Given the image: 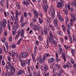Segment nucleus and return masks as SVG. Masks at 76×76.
I'll return each mask as SVG.
<instances>
[{
    "instance_id": "f257e3e1",
    "label": "nucleus",
    "mask_w": 76,
    "mask_h": 76,
    "mask_svg": "<svg viewBox=\"0 0 76 76\" xmlns=\"http://www.w3.org/2000/svg\"><path fill=\"white\" fill-rule=\"evenodd\" d=\"M51 10L52 18H51V17H50L49 18L48 17L47 18L46 20L48 23H51V21L50 20V19L52 20H53L55 16V13L56 12V11H55L54 7L53 6H51Z\"/></svg>"
},
{
    "instance_id": "f03ea898",
    "label": "nucleus",
    "mask_w": 76,
    "mask_h": 76,
    "mask_svg": "<svg viewBox=\"0 0 76 76\" xmlns=\"http://www.w3.org/2000/svg\"><path fill=\"white\" fill-rule=\"evenodd\" d=\"M24 32V30H22L21 31L19 32V34H20V36L21 37V38H20L19 40H18V41H19L20 42H21V41L22 40V39L23 38V37H24V35H23Z\"/></svg>"
},
{
    "instance_id": "7ed1b4c3",
    "label": "nucleus",
    "mask_w": 76,
    "mask_h": 76,
    "mask_svg": "<svg viewBox=\"0 0 76 76\" xmlns=\"http://www.w3.org/2000/svg\"><path fill=\"white\" fill-rule=\"evenodd\" d=\"M2 27H3L4 28H6V24L3 22L1 26H0V33H1L2 32V30L3 29V28Z\"/></svg>"
},
{
    "instance_id": "20e7f679",
    "label": "nucleus",
    "mask_w": 76,
    "mask_h": 76,
    "mask_svg": "<svg viewBox=\"0 0 76 76\" xmlns=\"http://www.w3.org/2000/svg\"><path fill=\"white\" fill-rule=\"evenodd\" d=\"M11 66H12V64H11L10 62L8 61H7V64L6 65L5 68L9 70V69H10L9 68L11 67Z\"/></svg>"
},
{
    "instance_id": "39448f33",
    "label": "nucleus",
    "mask_w": 76,
    "mask_h": 76,
    "mask_svg": "<svg viewBox=\"0 0 76 76\" xmlns=\"http://www.w3.org/2000/svg\"><path fill=\"white\" fill-rule=\"evenodd\" d=\"M36 61H39V62L40 64H42V57H41V56H40L37 58Z\"/></svg>"
},
{
    "instance_id": "423d86ee",
    "label": "nucleus",
    "mask_w": 76,
    "mask_h": 76,
    "mask_svg": "<svg viewBox=\"0 0 76 76\" xmlns=\"http://www.w3.org/2000/svg\"><path fill=\"white\" fill-rule=\"evenodd\" d=\"M28 56V53H23L21 54V56L23 58L27 57Z\"/></svg>"
},
{
    "instance_id": "0eeeda50",
    "label": "nucleus",
    "mask_w": 76,
    "mask_h": 76,
    "mask_svg": "<svg viewBox=\"0 0 76 76\" xmlns=\"http://www.w3.org/2000/svg\"><path fill=\"white\" fill-rule=\"evenodd\" d=\"M15 26H13L12 29L14 31H16L19 28V24H14Z\"/></svg>"
},
{
    "instance_id": "6e6552de",
    "label": "nucleus",
    "mask_w": 76,
    "mask_h": 76,
    "mask_svg": "<svg viewBox=\"0 0 76 76\" xmlns=\"http://www.w3.org/2000/svg\"><path fill=\"white\" fill-rule=\"evenodd\" d=\"M48 9V5L47 4H45L44 5L43 7V10L44 12L45 13H47V9Z\"/></svg>"
},
{
    "instance_id": "1a4fd4ad",
    "label": "nucleus",
    "mask_w": 76,
    "mask_h": 76,
    "mask_svg": "<svg viewBox=\"0 0 76 76\" xmlns=\"http://www.w3.org/2000/svg\"><path fill=\"white\" fill-rule=\"evenodd\" d=\"M33 14L34 15V18H38V16H39V13L37 11H34L33 12Z\"/></svg>"
},
{
    "instance_id": "9d476101",
    "label": "nucleus",
    "mask_w": 76,
    "mask_h": 76,
    "mask_svg": "<svg viewBox=\"0 0 76 76\" xmlns=\"http://www.w3.org/2000/svg\"><path fill=\"white\" fill-rule=\"evenodd\" d=\"M53 22L55 24V26H58V20L57 18H55L53 20Z\"/></svg>"
},
{
    "instance_id": "9b49d317",
    "label": "nucleus",
    "mask_w": 76,
    "mask_h": 76,
    "mask_svg": "<svg viewBox=\"0 0 76 76\" xmlns=\"http://www.w3.org/2000/svg\"><path fill=\"white\" fill-rule=\"evenodd\" d=\"M71 18L73 19L74 22L76 21V18H75V13H72L71 14Z\"/></svg>"
},
{
    "instance_id": "f8f14e48",
    "label": "nucleus",
    "mask_w": 76,
    "mask_h": 76,
    "mask_svg": "<svg viewBox=\"0 0 76 76\" xmlns=\"http://www.w3.org/2000/svg\"><path fill=\"white\" fill-rule=\"evenodd\" d=\"M48 61L49 63H53V62H54V58H49L48 59Z\"/></svg>"
},
{
    "instance_id": "ddd939ff",
    "label": "nucleus",
    "mask_w": 76,
    "mask_h": 76,
    "mask_svg": "<svg viewBox=\"0 0 76 76\" xmlns=\"http://www.w3.org/2000/svg\"><path fill=\"white\" fill-rule=\"evenodd\" d=\"M48 69H49V67H48L47 65L46 64L43 68V70L44 71V72H47L48 70Z\"/></svg>"
},
{
    "instance_id": "4468645a",
    "label": "nucleus",
    "mask_w": 76,
    "mask_h": 76,
    "mask_svg": "<svg viewBox=\"0 0 76 76\" xmlns=\"http://www.w3.org/2000/svg\"><path fill=\"white\" fill-rule=\"evenodd\" d=\"M15 21L14 22V24H18V21L19 20H18V16H16V15L15 16Z\"/></svg>"
},
{
    "instance_id": "2eb2a0df",
    "label": "nucleus",
    "mask_w": 76,
    "mask_h": 76,
    "mask_svg": "<svg viewBox=\"0 0 76 76\" xmlns=\"http://www.w3.org/2000/svg\"><path fill=\"white\" fill-rule=\"evenodd\" d=\"M21 64L22 67H24L25 66H26V62H25V60H23V62H21Z\"/></svg>"
},
{
    "instance_id": "dca6fc26",
    "label": "nucleus",
    "mask_w": 76,
    "mask_h": 76,
    "mask_svg": "<svg viewBox=\"0 0 76 76\" xmlns=\"http://www.w3.org/2000/svg\"><path fill=\"white\" fill-rule=\"evenodd\" d=\"M0 4L2 7H3L4 5L5 4V1L3 0H1L0 1Z\"/></svg>"
},
{
    "instance_id": "f3484780",
    "label": "nucleus",
    "mask_w": 76,
    "mask_h": 76,
    "mask_svg": "<svg viewBox=\"0 0 76 76\" xmlns=\"http://www.w3.org/2000/svg\"><path fill=\"white\" fill-rule=\"evenodd\" d=\"M71 4L72 6H74L76 7V0H73L71 2Z\"/></svg>"
},
{
    "instance_id": "a211bd4d",
    "label": "nucleus",
    "mask_w": 76,
    "mask_h": 76,
    "mask_svg": "<svg viewBox=\"0 0 76 76\" xmlns=\"http://www.w3.org/2000/svg\"><path fill=\"white\" fill-rule=\"evenodd\" d=\"M22 13L21 12H20L18 13V10H15V15L17 16H18L19 15H20Z\"/></svg>"
},
{
    "instance_id": "6ab92c4d",
    "label": "nucleus",
    "mask_w": 76,
    "mask_h": 76,
    "mask_svg": "<svg viewBox=\"0 0 76 76\" xmlns=\"http://www.w3.org/2000/svg\"><path fill=\"white\" fill-rule=\"evenodd\" d=\"M56 62H58L59 61H60L61 60V59H58V55L57 53H56Z\"/></svg>"
},
{
    "instance_id": "aec40b11",
    "label": "nucleus",
    "mask_w": 76,
    "mask_h": 76,
    "mask_svg": "<svg viewBox=\"0 0 76 76\" xmlns=\"http://www.w3.org/2000/svg\"><path fill=\"white\" fill-rule=\"evenodd\" d=\"M10 73L11 74V76H14L15 75V74H16V72H15V70L11 71Z\"/></svg>"
},
{
    "instance_id": "412c9836",
    "label": "nucleus",
    "mask_w": 76,
    "mask_h": 76,
    "mask_svg": "<svg viewBox=\"0 0 76 76\" xmlns=\"http://www.w3.org/2000/svg\"><path fill=\"white\" fill-rule=\"evenodd\" d=\"M57 6L58 8L59 9H60L61 7H62V4H61L60 2H59L58 3V4L57 5Z\"/></svg>"
},
{
    "instance_id": "4be33fe9",
    "label": "nucleus",
    "mask_w": 76,
    "mask_h": 76,
    "mask_svg": "<svg viewBox=\"0 0 76 76\" xmlns=\"http://www.w3.org/2000/svg\"><path fill=\"white\" fill-rule=\"evenodd\" d=\"M31 61H31V59L29 58L28 60L27 61H26V63L28 64V65H30V62Z\"/></svg>"
},
{
    "instance_id": "5701e85b",
    "label": "nucleus",
    "mask_w": 76,
    "mask_h": 76,
    "mask_svg": "<svg viewBox=\"0 0 76 76\" xmlns=\"http://www.w3.org/2000/svg\"><path fill=\"white\" fill-rule=\"evenodd\" d=\"M15 17L14 16L12 15L11 16V19L10 20V21H14V20H15Z\"/></svg>"
},
{
    "instance_id": "b1692460",
    "label": "nucleus",
    "mask_w": 76,
    "mask_h": 76,
    "mask_svg": "<svg viewBox=\"0 0 76 76\" xmlns=\"http://www.w3.org/2000/svg\"><path fill=\"white\" fill-rule=\"evenodd\" d=\"M43 76H49V72H44L43 74Z\"/></svg>"
},
{
    "instance_id": "393cba45",
    "label": "nucleus",
    "mask_w": 76,
    "mask_h": 76,
    "mask_svg": "<svg viewBox=\"0 0 76 76\" xmlns=\"http://www.w3.org/2000/svg\"><path fill=\"white\" fill-rule=\"evenodd\" d=\"M61 57H62V58H63V59H64V61H66V56H65V55H64V54H62L61 56Z\"/></svg>"
},
{
    "instance_id": "a878e982",
    "label": "nucleus",
    "mask_w": 76,
    "mask_h": 76,
    "mask_svg": "<svg viewBox=\"0 0 76 76\" xmlns=\"http://www.w3.org/2000/svg\"><path fill=\"white\" fill-rule=\"evenodd\" d=\"M65 6L66 7H67L69 10H70V5L69 4H66L65 5Z\"/></svg>"
},
{
    "instance_id": "bb28decb",
    "label": "nucleus",
    "mask_w": 76,
    "mask_h": 76,
    "mask_svg": "<svg viewBox=\"0 0 76 76\" xmlns=\"http://www.w3.org/2000/svg\"><path fill=\"white\" fill-rule=\"evenodd\" d=\"M49 35L50 36V37L51 38H53V33L51 32V31H50V33H49Z\"/></svg>"
},
{
    "instance_id": "cd10ccee",
    "label": "nucleus",
    "mask_w": 76,
    "mask_h": 76,
    "mask_svg": "<svg viewBox=\"0 0 76 76\" xmlns=\"http://www.w3.org/2000/svg\"><path fill=\"white\" fill-rule=\"evenodd\" d=\"M16 4V7H18V9H20V6L19 4L18 3H17Z\"/></svg>"
},
{
    "instance_id": "c85d7f7f",
    "label": "nucleus",
    "mask_w": 76,
    "mask_h": 76,
    "mask_svg": "<svg viewBox=\"0 0 76 76\" xmlns=\"http://www.w3.org/2000/svg\"><path fill=\"white\" fill-rule=\"evenodd\" d=\"M71 51L72 55V56L74 57V56H75V52H74L75 50L72 49H71Z\"/></svg>"
},
{
    "instance_id": "c756f323",
    "label": "nucleus",
    "mask_w": 76,
    "mask_h": 76,
    "mask_svg": "<svg viewBox=\"0 0 76 76\" xmlns=\"http://www.w3.org/2000/svg\"><path fill=\"white\" fill-rule=\"evenodd\" d=\"M67 65V68H69V67H70L72 66V64L70 63L67 62V64H66Z\"/></svg>"
},
{
    "instance_id": "7c9ffc66",
    "label": "nucleus",
    "mask_w": 76,
    "mask_h": 76,
    "mask_svg": "<svg viewBox=\"0 0 76 76\" xmlns=\"http://www.w3.org/2000/svg\"><path fill=\"white\" fill-rule=\"evenodd\" d=\"M45 58H46V56H43V57H42V63H43L45 62Z\"/></svg>"
},
{
    "instance_id": "2f4dec72",
    "label": "nucleus",
    "mask_w": 76,
    "mask_h": 76,
    "mask_svg": "<svg viewBox=\"0 0 76 76\" xmlns=\"http://www.w3.org/2000/svg\"><path fill=\"white\" fill-rule=\"evenodd\" d=\"M27 69L28 72V73H31V69H30V67L29 66H28L27 68Z\"/></svg>"
},
{
    "instance_id": "473e14b6",
    "label": "nucleus",
    "mask_w": 76,
    "mask_h": 76,
    "mask_svg": "<svg viewBox=\"0 0 76 76\" xmlns=\"http://www.w3.org/2000/svg\"><path fill=\"white\" fill-rule=\"evenodd\" d=\"M10 69L11 71H13V70H14L15 71V68L13 66H11L10 67Z\"/></svg>"
},
{
    "instance_id": "72a5a7b5",
    "label": "nucleus",
    "mask_w": 76,
    "mask_h": 76,
    "mask_svg": "<svg viewBox=\"0 0 76 76\" xmlns=\"http://www.w3.org/2000/svg\"><path fill=\"white\" fill-rule=\"evenodd\" d=\"M60 50L58 51L59 53L60 54H62V53H63V49L60 48L59 49Z\"/></svg>"
},
{
    "instance_id": "f704fd0d",
    "label": "nucleus",
    "mask_w": 76,
    "mask_h": 76,
    "mask_svg": "<svg viewBox=\"0 0 76 76\" xmlns=\"http://www.w3.org/2000/svg\"><path fill=\"white\" fill-rule=\"evenodd\" d=\"M2 49L3 50H4L5 53H7V50H6V48H5V46H4V45L2 46Z\"/></svg>"
},
{
    "instance_id": "c9c22d12",
    "label": "nucleus",
    "mask_w": 76,
    "mask_h": 76,
    "mask_svg": "<svg viewBox=\"0 0 76 76\" xmlns=\"http://www.w3.org/2000/svg\"><path fill=\"white\" fill-rule=\"evenodd\" d=\"M42 18H39V22L40 23H42L43 22V20H42Z\"/></svg>"
},
{
    "instance_id": "e433bc0d",
    "label": "nucleus",
    "mask_w": 76,
    "mask_h": 76,
    "mask_svg": "<svg viewBox=\"0 0 76 76\" xmlns=\"http://www.w3.org/2000/svg\"><path fill=\"white\" fill-rule=\"evenodd\" d=\"M57 34L58 35H61V34H62V32L61 31H57Z\"/></svg>"
},
{
    "instance_id": "4c0bfd02",
    "label": "nucleus",
    "mask_w": 76,
    "mask_h": 76,
    "mask_svg": "<svg viewBox=\"0 0 76 76\" xmlns=\"http://www.w3.org/2000/svg\"><path fill=\"white\" fill-rule=\"evenodd\" d=\"M30 69L32 70H35V67H34V66L33 65H31L30 66Z\"/></svg>"
},
{
    "instance_id": "58836bf2",
    "label": "nucleus",
    "mask_w": 76,
    "mask_h": 76,
    "mask_svg": "<svg viewBox=\"0 0 76 76\" xmlns=\"http://www.w3.org/2000/svg\"><path fill=\"white\" fill-rule=\"evenodd\" d=\"M27 51L28 53H29V54H30V53H31V49H28L27 50Z\"/></svg>"
},
{
    "instance_id": "ea45409f",
    "label": "nucleus",
    "mask_w": 76,
    "mask_h": 76,
    "mask_svg": "<svg viewBox=\"0 0 76 76\" xmlns=\"http://www.w3.org/2000/svg\"><path fill=\"white\" fill-rule=\"evenodd\" d=\"M64 47H65V49L66 50H68V49H69V48L70 47V46H66L65 45H64Z\"/></svg>"
},
{
    "instance_id": "a19ab883",
    "label": "nucleus",
    "mask_w": 76,
    "mask_h": 76,
    "mask_svg": "<svg viewBox=\"0 0 76 76\" xmlns=\"http://www.w3.org/2000/svg\"><path fill=\"white\" fill-rule=\"evenodd\" d=\"M59 21H60V22H63V18H61V17H60L59 18H58Z\"/></svg>"
},
{
    "instance_id": "79ce46f5",
    "label": "nucleus",
    "mask_w": 76,
    "mask_h": 76,
    "mask_svg": "<svg viewBox=\"0 0 76 76\" xmlns=\"http://www.w3.org/2000/svg\"><path fill=\"white\" fill-rule=\"evenodd\" d=\"M12 34L13 35H16V30L13 31V30H12Z\"/></svg>"
},
{
    "instance_id": "37998d69",
    "label": "nucleus",
    "mask_w": 76,
    "mask_h": 76,
    "mask_svg": "<svg viewBox=\"0 0 76 76\" xmlns=\"http://www.w3.org/2000/svg\"><path fill=\"white\" fill-rule=\"evenodd\" d=\"M19 34V32H18V34L17 35H16V36H15V39H18V38H19V34Z\"/></svg>"
},
{
    "instance_id": "c03bdc74",
    "label": "nucleus",
    "mask_w": 76,
    "mask_h": 76,
    "mask_svg": "<svg viewBox=\"0 0 76 76\" xmlns=\"http://www.w3.org/2000/svg\"><path fill=\"white\" fill-rule=\"evenodd\" d=\"M1 41L2 42H4V43L5 42H6V39H5V38L4 37L3 38V39L1 40Z\"/></svg>"
},
{
    "instance_id": "a18cd8bd",
    "label": "nucleus",
    "mask_w": 76,
    "mask_h": 76,
    "mask_svg": "<svg viewBox=\"0 0 76 76\" xmlns=\"http://www.w3.org/2000/svg\"><path fill=\"white\" fill-rule=\"evenodd\" d=\"M46 43L47 44V47L48 48H49V44H48L49 42H48V40H47V41Z\"/></svg>"
},
{
    "instance_id": "49530a36",
    "label": "nucleus",
    "mask_w": 76,
    "mask_h": 76,
    "mask_svg": "<svg viewBox=\"0 0 76 76\" xmlns=\"http://www.w3.org/2000/svg\"><path fill=\"white\" fill-rule=\"evenodd\" d=\"M63 72H64V71H63V69L60 70V71L59 72V74H60V75H61V73H63Z\"/></svg>"
},
{
    "instance_id": "de8ad7c7",
    "label": "nucleus",
    "mask_w": 76,
    "mask_h": 76,
    "mask_svg": "<svg viewBox=\"0 0 76 76\" xmlns=\"http://www.w3.org/2000/svg\"><path fill=\"white\" fill-rule=\"evenodd\" d=\"M45 56L46 57H50L51 56L50 55V54H49L48 53H46L45 54Z\"/></svg>"
},
{
    "instance_id": "09e8293b",
    "label": "nucleus",
    "mask_w": 76,
    "mask_h": 76,
    "mask_svg": "<svg viewBox=\"0 0 76 76\" xmlns=\"http://www.w3.org/2000/svg\"><path fill=\"white\" fill-rule=\"evenodd\" d=\"M7 31H4V37H5L6 36V37H7Z\"/></svg>"
},
{
    "instance_id": "8fccbe9b",
    "label": "nucleus",
    "mask_w": 76,
    "mask_h": 76,
    "mask_svg": "<svg viewBox=\"0 0 76 76\" xmlns=\"http://www.w3.org/2000/svg\"><path fill=\"white\" fill-rule=\"evenodd\" d=\"M7 58L8 59V61H9L10 62L11 61V58L10 57L8 56H7Z\"/></svg>"
},
{
    "instance_id": "3c124183",
    "label": "nucleus",
    "mask_w": 76,
    "mask_h": 76,
    "mask_svg": "<svg viewBox=\"0 0 76 76\" xmlns=\"http://www.w3.org/2000/svg\"><path fill=\"white\" fill-rule=\"evenodd\" d=\"M73 37V41L74 42H76V39H75V35L74 34H73L72 35Z\"/></svg>"
},
{
    "instance_id": "603ef678",
    "label": "nucleus",
    "mask_w": 76,
    "mask_h": 76,
    "mask_svg": "<svg viewBox=\"0 0 76 76\" xmlns=\"http://www.w3.org/2000/svg\"><path fill=\"white\" fill-rule=\"evenodd\" d=\"M15 55H16V53L15 52H14L12 53V57H14L15 56Z\"/></svg>"
},
{
    "instance_id": "864d4df0",
    "label": "nucleus",
    "mask_w": 76,
    "mask_h": 76,
    "mask_svg": "<svg viewBox=\"0 0 76 76\" xmlns=\"http://www.w3.org/2000/svg\"><path fill=\"white\" fill-rule=\"evenodd\" d=\"M18 76H20V75H22L21 72H20V70L18 71Z\"/></svg>"
},
{
    "instance_id": "5fc2aeb1",
    "label": "nucleus",
    "mask_w": 76,
    "mask_h": 76,
    "mask_svg": "<svg viewBox=\"0 0 76 76\" xmlns=\"http://www.w3.org/2000/svg\"><path fill=\"white\" fill-rule=\"evenodd\" d=\"M33 53L34 54L36 55L37 54V50H34L33 51Z\"/></svg>"
},
{
    "instance_id": "6e6d98bb",
    "label": "nucleus",
    "mask_w": 76,
    "mask_h": 76,
    "mask_svg": "<svg viewBox=\"0 0 76 76\" xmlns=\"http://www.w3.org/2000/svg\"><path fill=\"white\" fill-rule=\"evenodd\" d=\"M33 75L34 76H37V74L36 73V72H35V71L33 72Z\"/></svg>"
},
{
    "instance_id": "4d7b16f0",
    "label": "nucleus",
    "mask_w": 76,
    "mask_h": 76,
    "mask_svg": "<svg viewBox=\"0 0 76 76\" xmlns=\"http://www.w3.org/2000/svg\"><path fill=\"white\" fill-rule=\"evenodd\" d=\"M71 61L72 64H75V62L74 60L73 59H71Z\"/></svg>"
},
{
    "instance_id": "13d9d810",
    "label": "nucleus",
    "mask_w": 76,
    "mask_h": 76,
    "mask_svg": "<svg viewBox=\"0 0 76 76\" xmlns=\"http://www.w3.org/2000/svg\"><path fill=\"white\" fill-rule=\"evenodd\" d=\"M47 0H42V2L43 3L46 4L47 3Z\"/></svg>"
},
{
    "instance_id": "bf43d9fd",
    "label": "nucleus",
    "mask_w": 76,
    "mask_h": 76,
    "mask_svg": "<svg viewBox=\"0 0 76 76\" xmlns=\"http://www.w3.org/2000/svg\"><path fill=\"white\" fill-rule=\"evenodd\" d=\"M20 70V71L21 72V75H22V74H23H23H24V73H25V71L22 70Z\"/></svg>"
},
{
    "instance_id": "052dcab7",
    "label": "nucleus",
    "mask_w": 76,
    "mask_h": 76,
    "mask_svg": "<svg viewBox=\"0 0 76 76\" xmlns=\"http://www.w3.org/2000/svg\"><path fill=\"white\" fill-rule=\"evenodd\" d=\"M53 44H55L56 45H57V42L56 41L54 40L53 42Z\"/></svg>"
},
{
    "instance_id": "680f3d73",
    "label": "nucleus",
    "mask_w": 76,
    "mask_h": 76,
    "mask_svg": "<svg viewBox=\"0 0 76 76\" xmlns=\"http://www.w3.org/2000/svg\"><path fill=\"white\" fill-rule=\"evenodd\" d=\"M44 32L45 34V35H47V30H44Z\"/></svg>"
},
{
    "instance_id": "e2e57ef3",
    "label": "nucleus",
    "mask_w": 76,
    "mask_h": 76,
    "mask_svg": "<svg viewBox=\"0 0 76 76\" xmlns=\"http://www.w3.org/2000/svg\"><path fill=\"white\" fill-rule=\"evenodd\" d=\"M39 28H38V26H37L36 28H34V31H39Z\"/></svg>"
},
{
    "instance_id": "0e129e2a",
    "label": "nucleus",
    "mask_w": 76,
    "mask_h": 76,
    "mask_svg": "<svg viewBox=\"0 0 76 76\" xmlns=\"http://www.w3.org/2000/svg\"><path fill=\"white\" fill-rule=\"evenodd\" d=\"M49 43H51L52 42V39H51V38H49Z\"/></svg>"
},
{
    "instance_id": "69168bd1",
    "label": "nucleus",
    "mask_w": 76,
    "mask_h": 76,
    "mask_svg": "<svg viewBox=\"0 0 76 76\" xmlns=\"http://www.w3.org/2000/svg\"><path fill=\"white\" fill-rule=\"evenodd\" d=\"M24 16L25 18H26L27 17V13L26 12H24Z\"/></svg>"
},
{
    "instance_id": "338daca9",
    "label": "nucleus",
    "mask_w": 76,
    "mask_h": 76,
    "mask_svg": "<svg viewBox=\"0 0 76 76\" xmlns=\"http://www.w3.org/2000/svg\"><path fill=\"white\" fill-rule=\"evenodd\" d=\"M13 61L14 62H16V58H12Z\"/></svg>"
},
{
    "instance_id": "774afa93",
    "label": "nucleus",
    "mask_w": 76,
    "mask_h": 76,
    "mask_svg": "<svg viewBox=\"0 0 76 76\" xmlns=\"http://www.w3.org/2000/svg\"><path fill=\"white\" fill-rule=\"evenodd\" d=\"M65 19H66V22L67 23V22H68V17H66L65 18Z\"/></svg>"
}]
</instances>
